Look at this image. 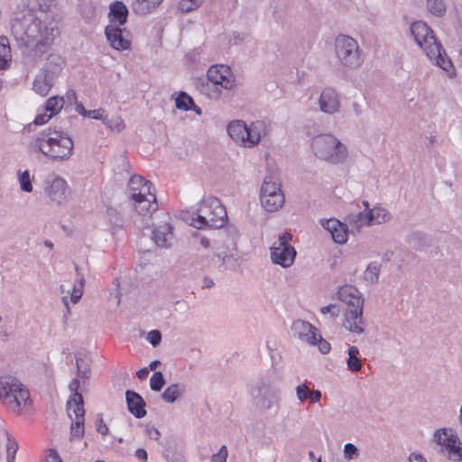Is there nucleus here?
Here are the masks:
<instances>
[{"instance_id": "39448f33", "label": "nucleus", "mask_w": 462, "mask_h": 462, "mask_svg": "<svg viewBox=\"0 0 462 462\" xmlns=\"http://www.w3.org/2000/svg\"><path fill=\"white\" fill-rule=\"evenodd\" d=\"M128 192L134 209L140 215H150L157 210L154 187L150 180L139 175L132 176L128 182Z\"/></svg>"}, {"instance_id": "680f3d73", "label": "nucleus", "mask_w": 462, "mask_h": 462, "mask_svg": "<svg viewBox=\"0 0 462 462\" xmlns=\"http://www.w3.org/2000/svg\"><path fill=\"white\" fill-rule=\"evenodd\" d=\"M408 459L409 462H427V459L424 457V456L417 452L411 453Z\"/></svg>"}, {"instance_id": "6e6552de", "label": "nucleus", "mask_w": 462, "mask_h": 462, "mask_svg": "<svg viewBox=\"0 0 462 462\" xmlns=\"http://www.w3.org/2000/svg\"><path fill=\"white\" fill-rule=\"evenodd\" d=\"M311 145L315 155L319 159L336 163L346 157V147L330 134L315 137Z\"/></svg>"}, {"instance_id": "aec40b11", "label": "nucleus", "mask_w": 462, "mask_h": 462, "mask_svg": "<svg viewBox=\"0 0 462 462\" xmlns=\"http://www.w3.org/2000/svg\"><path fill=\"white\" fill-rule=\"evenodd\" d=\"M173 228L168 222L157 225L152 230V238L157 246L167 248L170 247L173 241Z\"/></svg>"}, {"instance_id": "13d9d810", "label": "nucleus", "mask_w": 462, "mask_h": 462, "mask_svg": "<svg viewBox=\"0 0 462 462\" xmlns=\"http://www.w3.org/2000/svg\"><path fill=\"white\" fill-rule=\"evenodd\" d=\"M88 117L97 119V120H101L104 123L106 116H105V110L102 108H98V109L89 110L88 112Z\"/></svg>"}, {"instance_id": "b1692460", "label": "nucleus", "mask_w": 462, "mask_h": 462, "mask_svg": "<svg viewBox=\"0 0 462 462\" xmlns=\"http://www.w3.org/2000/svg\"><path fill=\"white\" fill-rule=\"evenodd\" d=\"M67 409L71 420H85V410L81 393L70 394L67 402Z\"/></svg>"}, {"instance_id": "f3484780", "label": "nucleus", "mask_w": 462, "mask_h": 462, "mask_svg": "<svg viewBox=\"0 0 462 462\" xmlns=\"http://www.w3.org/2000/svg\"><path fill=\"white\" fill-rule=\"evenodd\" d=\"M105 34L113 49L116 51L130 49L131 41L129 39V32L126 30L121 29L115 24H109L105 29Z\"/></svg>"}, {"instance_id": "e433bc0d", "label": "nucleus", "mask_w": 462, "mask_h": 462, "mask_svg": "<svg viewBox=\"0 0 462 462\" xmlns=\"http://www.w3.org/2000/svg\"><path fill=\"white\" fill-rule=\"evenodd\" d=\"M281 183L272 175L267 176L261 188V195L274 194L281 191Z\"/></svg>"}, {"instance_id": "a19ab883", "label": "nucleus", "mask_w": 462, "mask_h": 462, "mask_svg": "<svg viewBox=\"0 0 462 462\" xmlns=\"http://www.w3.org/2000/svg\"><path fill=\"white\" fill-rule=\"evenodd\" d=\"M104 124L112 131L119 133L125 128V125L121 116H116L108 119L106 117Z\"/></svg>"}, {"instance_id": "20e7f679", "label": "nucleus", "mask_w": 462, "mask_h": 462, "mask_svg": "<svg viewBox=\"0 0 462 462\" xmlns=\"http://www.w3.org/2000/svg\"><path fill=\"white\" fill-rule=\"evenodd\" d=\"M30 400V393L22 382L11 374L0 376V402L8 411L19 415Z\"/></svg>"}, {"instance_id": "774afa93", "label": "nucleus", "mask_w": 462, "mask_h": 462, "mask_svg": "<svg viewBox=\"0 0 462 462\" xmlns=\"http://www.w3.org/2000/svg\"><path fill=\"white\" fill-rule=\"evenodd\" d=\"M200 245H201V246H202L203 248L207 249V248H208V247L210 246V241H209V239H208V238H207V237H202V238L200 239Z\"/></svg>"}, {"instance_id": "2f4dec72", "label": "nucleus", "mask_w": 462, "mask_h": 462, "mask_svg": "<svg viewBox=\"0 0 462 462\" xmlns=\"http://www.w3.org/2000/svg\"><path fill=\"white\" fill-rule=\"evenodd\" d=\"M12 60L11 48L6 37H0V69H5L9 67Z\"/></svg>"}, {"instance_id": "4d7b16f0", "label": "nucleus", "mask_w": 462, "mask_h": 462, "mask_svg": "<svg viewBox=\"0 0 462 462\" xmlns=\"http://www.w3.org/2000/svg\"><path fill=\"white\" fill-rule=\"evenodd\" d=\"M144 431L146 436L151 439L158 440L161 437V432L154 426L146 425Z\"/></svg>"}, {"instance_id": "5fc2aeb1", "label": "nucleus", "mask_w": 462, "mask_h": 462, "mask_svg": "<svg viewBox=\"0 0 462 462\" xmlns=\"http://www.w3.org/2000/svg\"><path fill=\"white\" fill-rule=\"evenodd\" d=\"M227 455L228 452L226 447L222 446L218 452L212 456L210 462H226Z\"/></svg>"}, {"instance_id": "7c9ffc66", "label": "nucleus", "mask_w": 462, "mask_h": 462, "mask_svg": "<svg viewBox=\"0 0 462 462\" xmlns=\"http://www.w3.org/2000/svg\"><path fill=\"white\" fill-rule=\"evenodd\" d=\"M162 0H135L133 3V10L139 14H147L152 12Z\"/></svg>"}, {"instance_id": "6e6d98bb", "label": "nucleus", "mask_w": 462, "mask_h": 462, "mask_svg": "<svg viewBox=\"0 0 462 462\" xmlns=\"http://www.w3.org/2000/svg\"><path fill=\"white\" fill-rule=\"evenodd\" d=\"M238 265L236 264V262H219L217 265V269L220 272L225 271H232V272H238Z\"/></svg>"}, {"instance_id": "cd10ccee", "label": "nucleus", "mask_w": 462, "mask_h": 462, "mask_svg": "<svg viewBox=\"0 0 462 462\" xmlns=\"http://www.w3.org/2000/svg\"><path fill=\"white\" fill-rule=\"evenodd\" d=\"M260 199L263 207L270 212L281 208L285 200L282 190L276 191L274 194L261 195Z\"/></svg>"}, {"instance_id": "9d476101", "label": "nucleus", "mask_w": 462, "mask_h": 462, "mask_svg": "<svg viewBox=\"0 0 462 462\" xmlns=\"http://www.w3.org/2000/svg\"><path fill=\"white\" fill-rule=\"evenodd\" d=\"M432 439L450 461H462V441L452 428L436 430Z\"/></svg>"}, {"instance_id": "4468645a", "label": "nucleus", "mask_w": 462, "mask_h": 462, "mask_svg": "<svg viewBox=\"0 0 462 462\" xmlns=\"http://www.w3.org/2000/svg\"><path fill=\"white\" fill-rule=\"evenodd\" d=\"M208 79L214 85H219L225 89H232L235 83V77L230 68L226 65H213L207 72Z\"/></svg>"}, {"instance_id": "58836bf2", "label": "nucleus", "mask_w": 462, "mask_h": 462, "mask_svg": "<svg viewBox=\"0 0 462 462\" xmlns=\"http://www.w3.org/2000/svg\"><path fill=\"white\" fill-rule=\"evenodd\" d=\"M51 88V85L46 77H38L33 81V90L42 97L47 96Z\"/></svg>"}, {"instance_id": "c03bdc74", "label": "nucleus", "mask_w": 462, "mask_h": 462, "mask_svg": "<svg viewBox=\"0 0 462 462\" xmlns=\"http://www.w3.org/2000/svg\"><path fill=\"white\" fill-rule=\"evenodd\" d=\"M204 0H180L179 8L181 12H190L201 5Z\"/></svg>"}, {"instance_id": "c756f323", "label": "nucleus", "mask_w": 462, "mask_h": 462, "mask_svg": "<svg viewBox=\"0 0 462 462\" xmlns=\"http://www.w3.org/2000/svg\"><path fill=\"white\" fill-rule=\"evenodd\" d=\"M185 392V386L180 383H172L169 385L162 393V399L168 402H174Z\"/></svg>"}, {"instance_id": "f257e3e1", "label": "nucleus", "mask_w": 462, "mask_h": 462, "mask_svg": "<svg viewBox=\"0 0 462 462\" xmlns=\"http://www.w3.org/2000/svg\"><path fill=\"white\" fill-rule=\"evenodd\" d=\"M33 149L54 161H66L73 153L74 143L70 136L56 128H47L35 138Z\"/></svg>"}, {"instance_id": "603ef678", "label": "nucleus", "mask_w": 462, "mask_h": 462, "mask_svg": "<svg viewBox=\"0 0 462 462\" xmlns=\"http://www.w3.org/2000/svg\"><path fill=\"white\" fill-rule=\"evenodd\" d=\"M51 117L52 116L49 112H45L43 107L42 112L38 113V115L35 116L33 123L36 125H42L48 123Z\"/></svg>"}, {"instance_id": "f8f14e48", "label": "nucleus", "mask_w": 462, "mask_h": 462, "mask_svg": "<svg viewBox=\"0 0 462 462\" xmlns=\"http://www.w3.org/2000/svg\"><path fill=\"white\" fill-rule=\"evenodd\" d=\"M43 190L48 200L57 205L66 202L70 195L67 181L60 176H52L46 180Z\"/></svg>"}, {"instance_id": "49530a36", "label": "nucleus", "mask_w": 462, "mask_h": 462, "mask_svg": "<svg viewBox=\"0 0 462 462\" xmlns=\"http://www.w3.org/2000/svg\"><path fill=\"white\" fill-rule=\"evenodd\" d=\"M85 420H71L70 435L72 438H81L84 435Z\"/></svg>"}, {"instance_id": "c85d7f7f", "label": "nucleus", "mask_w": 462, "mask_h": 462, "mask_svg": "<svg viewBox=\"0 0 462 462\" xmlns=\"http://www.w3.org/2000/svg\"><path fill=\"white\" fill-rule=\"evenodd\" d=\"M348 357L346 359V367L351 372L361 370L363 364L360 359V351L357 346H351L347 350Z\"/></svg>"}, {"instance_id": "4be33fe9", "label": "nucleus", "mask_w": 462, "mask_h": 462, "mask_svg": "<svg viewBox=\"0 0 462 462\" xmlns=\"http://www.w3.org/2000/svg\"><path fill=\"white\" fill-rule=\"evenodd\" d=\"M322 226L329 231L333 240L337 244H345L348 238V228L337 219L330 218L322 221Z\"/></svg>"}, {"instance_id": "dca6fc26", "label": "nucleus", "mask_w": 462, "mask_h": 462, "mask_svg": "<svg viewBox=\"0 0 462 462\" xmlns=\"http://www.w3.org/2000/svg\"><path fill=\"white\" fill-rule=\"evenodd\" d=\"M291 239L292 235L289 232L281 235L277 244L271 247V260H294L297 252L290 244Z\"/></svg>"}, {"instance_id": "3c124183", "label": "nucleus", "mask_w": 462, "mask_h": 462, "mask_svg": "<svg viewBox=\"0 0 462 462\" xmlns=\"http://www.w3.org/2000/svg\"><path fill=\"white\" fill-rule=\"evenodd\" d=\"M146 339L152 346H156L162 341L161 332L156 329L151 330L148 332Z\"/></svg>"}, {"instance_id": "338daca9", "label": "nucleus", "mask_w": 462, "mask_h": 462, "mask_svg": "<svg viewBox=\"0 0 462 462\" xmlns=\"http://www.w3.org/2000/svg\"><path fill=\"white\" fill-rule=\"evenodd\" d=\"M215 285L214 281L209 277H205L203 280V286L205 288H212Z\"/></svg>"}, {"instance_id": "2eb2a0df", "label": "nucleus", "mask_w": 462, "mask_h": 462, "mask_svg": "<svg viewBox=\"0 0 462 462\" xmlns=\"http://www.w3.org/2000/svg\"><path fill=\"white\" fill-rule=\"evenodd\" d=\"M363 310L364 307L344 310L342 325L346 330L356 335H361L365 331L366 322Z\"/></svg>"}, {"instance_id": "bb28decb", "label": "nucleus", "mask_w": 462, "mask_h": 462, "mask_svg": "<svg viewBox=\"0 0 462 462\" xmlns=\"http://www.w3.org/2000/svg\"><path fill=\"white\" fill-rule=\"evenodd\" d=\"M295 394L299 402H308L310 405L319 402L322 397V393L319 390H310L306 383L297 385Z\"/></svg>"}, {"instance_id": "de8ad7c7", "label": "nucleus", "mask_w": 462, "mask_h": 462, "mask_svg": "<svg viewBox=\"0 0 462 462\" xmlns=\"http://www.w3.org/2000/svg\"><path fill=\"white\" fill-rule=\"evenodd\" d=\"M319 311L322 315H329L331 319H335L338 317L340 309L337 304H328L321 307Z\"/></svg>"}, {"instance_id": "0e129e2a", "label": "nucleus", "mask_w": 462, "mask_h": 462, "mask_svg": "<svg viewBox=\"0 0 462 462\" xmlns=\"http://www.w3.org/2000/svg\"><path fill=\"white\" fill-rule=\"evenodd\" d=\"M149 374V369L147 367L141 368L137 371L136 375L139 379L143 380Z\"/></svg>"}, {"instance_id": "7ed1b4c3", "label": "nucleus", "mask_w": 462, "mask_h": 462, "mask_svg": "<svg viewBox=\"0 0 462 462\" xmlns=\"http://www.w3.org/2000/svg\"><path fill=\"white\" fill-rule=\"evenodd\" d=\"M190 225L198 229L221 228L227 222L226 208L215 197L203 198L196 213L189 219Z\"/></svg>"}, {"instance_id": "e2e57ef3", "label": "nucleus", "mask_w": 462, "mask_h": 462, "mask_svg": "<svg viewBox=\"0 0 462 462\" xmlns=\"http://www.w3.org/2000/svg\"><path fill=\"white\" fill-rule=\"evenodd\" d=\"M80 386V383L79 378H74L69 384V389L71 392V394L79 393V389Z\"/></svg>"}, {"instance_id": "69168bd1", "label": "nucleus", "mask_w": 462, "mask_h": 462, "mask_svg": "<svg viewBox=\"0 0 462 462\" xmlns=\"http://www.w3.org/2000/svg\"><path fill=\"white\" fill-rule=\"evenodd\" d=\"M76 111L79 115L83 116L85 117H88V112L89 110H87L81 103H79V104L76 105Z\"/></svg>"}, {"instance_id": "6ab92c4d", "label": "nucleus", "mask_w": 462, "mask_h": 462, "mask_svg": "<svg viewBox=\"0 0 462 462\" xmlns=\"http://www.w3.org/2000/svg\"><path fill=\"white\" fill-rule=\"evenodd\" d=\"M388 219V214L382 208H374L367 212H360L356 216V223L358 226L378 225Z\"/></svg>"}, {"instance_id": "ea45409f", "label": "nucleus", "mask_w": 462, "mask_h": 462, "mask_svg": "<svg viewBox=\"0 0 462 462\" xmlns=\"http://www.w3.org/2000/svg\"><path fill=\"white\" fill-rule=\"evenodd\" d=\"M28 5L33 12L46 14L51 9V0H29Z\"/></svg>"}, {"instance_id": "5701e85b", "label": "nucleus", "mask_w": 462, "mask_h": 462, "mask_svg": "<svg viewBox=\"0 0 462 462\" xmlns=\"http://www.w3.org/2000/svg\"><path fill=\"white\" fill-rule=\"evenodd\" d=\"M125 398L128 410L135 418L141 419L146 415L145 402L139 393L128 390Z\"/></svg>"}, {"instance_id": "393cba45", "label": "nucleus", "mask_w": 462, "mask_h": 462, "mask_svg": "<svg viewBox=\"0 0 462 462\" xmlns=\"http://www.w3.org/2000/svg\"><path fill=\"white\" fill-rule=\"evenodd\" d=\"M128 9L121 1L110 4L108 19L111 24L124 25L127 22Z\"/></svg>"}, {"instance_id": "473e14b6", "label": "nucleus", "mask_w": 462, "mask_h": 462, "mask_svg": "<svg viewBox=\"0 0 462 462\" xmlns=\"http://www.w3.org/2000/svg\"><path fill=\"white\" fill-rule=\"evenodd\" d=\"M76 365L78 376L82 379H88L90 374V365L89 358L86 353H79L76 355Z\"/></svg>"}, {"instance_id": "1a4fd4ad", "label": "nucleus", "mask_w": 462, "mask_h": 462, "mask_svg": "<svg viewBox=\"0 0 462 462\" xmlns=\"http://www.w3.org/2000/svg\"><path fill=\"white\" fill-rule=\"evenodd\" d=\"M263 127L262 122H254L247 125L242 120H236L229 123L227 132L235 142L245 147H253L260 142Z\"/></svg>"}, {"instance_id": "f704fd0d", "label": "nucleus", "mask_w": 462, "mask_h": 462, "mask_svg": "<svg viewBox=\"0 0 462 462\" xmlns=\"http://www.w3.org/2000/svg\"><path fill=\"white\" fill-rule=\"evenodd\" d=\"M381 270V264L379 262H371L365 268L363 278L370 284L376 283L379 279V273Z\"/></svg>"}, {"instance_id": "37998d69", "label": "nucleus", "mask_w": 462, "mask_h": 462, "mask_svg": "<svg viewBox=\"0 0 462 462\" xmlns=\"http://www.w3.org/2000/svg\"><path fill=\"white\" fill-rule=\"evenodd\" d=\"M164 383L165 380L162 372H155L150 378V387L152 391H161Z\"/></svg>"}, {"instance_id": "4c0bfd02", "label": "nucleus", "mask_w": 462, "mask_h": 462, "mask_svg": "<svg viewBox=\"0 0 462 462\" xmlns=\"http://www.w3.org/2000/svg\"><path fill=\"white\" fill-rule=\"evenodd\" d=\"M3 432L7 438V445H6L7 462H14L16 451L18 449V444H17L16 440L12 437V435L8 432L7 430L3 429Z\"/></svg>"}, {"instance_id": "bf43d9fd", "label": "nucleus", "mask_w": 462, "mask_h": 462, "mask_svg": "<svg viewBox=\"0 0 462 462\" xmlns=\"http://www.w3.org/2000/svg\"><path fill=\"white\" fill-rule=\"evenodd\" d=\"M46 462H62V459L55 449H50L46 455Z\"/></svg>"}, {"instance_id": "09e8293b", "label": "nucleus", "mask_w": 462, "mask_h": 462, "mask_svg": "<svg viewBox=\"0 0 462 462\" xmlns=\"http://www.w3.org/2000/svg\"><path fill=\"white\" fill-rule=\"evenodd\" d=\"M19 181H20L21 189L23 191L31 192L32 190L31 178H30L28 171H25L20 174Z\"/></svg>"}, {"instance_id": "ddd939ff", "label": "nucleus", "mask_w": 462, "mask_h": 462, "mask_svg": "<svg viewBox=\"0 0 462 462\" xmlns=\"http://www.w3.org/2000/svg\"><path fill=\"white\" fill-rule=\"evenodd\" d=\"M337 299L345 306V310L364 307L365 298L360 291L350 284L339 286L336 292Z\"/></svg>"}, {"instance_id": "412c9836", "label": "nucleus", "mask_w": 462, "mask_h": 462, "mask_svg": "<svg viewBox=\"0 0 462 462\" xmlns=\"http://www.w3.org/2000/svg\"><path fill=\"white\" fill-rule=\"evenodd\" d=\"M77 279L70 292V301L76 304L81 299L84 292L85 275L88 272V262H81V264H75Z\"/></svg>"}, {"instance_id": "c9c22d12", "label": "nucleus", "mask_w": 462, "mask_h": 462, "mask_svg": "<svg viewBox=\"0 0 462 462\" xmlns=\"http://www.w3.org/2000/svg\"><path fill=\"white\" fill-rule=\"evenodd\" d=\"M64 97L60 96L51 97L47 99L44 110L49 112L52 116L58 115L64 106Z\"/></svg>"}, {"instance_id": "9b49d317", "label": "nucleus", "mask_w": 462, "mask_h": 462, "mask_svg": "<svg viewBox=\"0 0 462 462\" xmlns=\"http://www.w3.org/2000/svg\"><path fill=\"white\" fill-rule=\"evenodd\" d=\"M335 46L337 56L344 65H359V49L356 40L347 35H339L336 39Z\"/></svg>"}, {"instance_id": "a878e982", "label": "nucleus", "mask_w": 462, "mask_h": 462, "mask_svg": "<svg viewBox=\"0 0 462 462\" xmlns=\"http://www.w3.org/2000/svg\"><path fill=\"white\" fill-rule=\"evenodd\" d=\"M320 109L323 112L332 114L337 111L339 100L337 93L332 88H326L322 91L319 98Z\"/></svg>"}, {"instance_id": "a18cd8bd", "label": "nucleus", "mask_w": 462, "mask_h": 462, "mask_svg": "<svg viewBox=\"0 0 462 462\" xmlns=\"http://www.w3.org/2000/svg\"><path fill=\"white\" fill-rule=\"evenodd\" d=\"M344 457L346 460L357 459L359 457V451L357 448L352 443H346L343 449Z\"/></svg>"}, {"instance_id": "a211bd4d", "label": "nucleus", "mask_w": 462, "mask_h": 462, "mask_svg": "<svg viewBox=\"0 0 462 462\" xmlns=\"http://www.w3.org/2000/svg\"><path fill=\"white\" fill-rule=\"evenodd\" d=\"M291 329L294 337L308 345H313L316 342L319 332L315 326L302 319L294 320Z\"/></svg>"}, {"instance_id": "423d86ee", "label": "nucleus", "mask_w": 462, "mask_h": 462, "mask_svg": "<svg viewBox=\"0 0 462 462\" xmlns=\"http://www.w3.org/2000/svg\"><path fill=\"white\" fill-rule=\"evenodd\" d=\"M26 44L35 52H45L59 35V29L53 21L35 18L24 32Z\"/></svg>"}, {"instance_id": "052dcab7", "label": "nucleus", "mask_w": 462, "mask_h": 462, "mask_svg": "<svg viewBox=\"0 0 462 462\" xmlns=\"http://www.w3.org/2000/svg\"><path fill=\"white\" fill-rule=\"evenodd\" d=\"M134 457L140 462H147L148 460V454L144 448H137L134 451Z\"/></svg>"}, {"instance_id": "79ce46f5", "label": "nucleus", "mask_w": 462, "mask_h": 462, "mask_svg": "<svg viewBox=\"0 0 462 462\" xmlns=\"http://www.w3.org/2000/svg\"><path fill=\"white\" fill-rule=\"evenodd\" d=\"M427 6L431 14L438 16H441L446 10L443 0H428Z\"/></svg>"}, {"instance_id": "8fccbe9b", "label": "nucleus", "mask_w": 462, "mask_h": 462, "mask_svg": "<svg viewBox=\"0 0 462 462\" xmlns=\"http://www.w3.org/2000/svg\"><path fill=\"white\" fill-rule=\"evenodd\" d=\"M312 346H318L321 354H328L331 348L330 344L322 337L319 332L318 333L316 342Z\"/></svg>"}, {"instance_id": "0eeeda50", "label": "nucleus", "mask_w": 462, "mask_h": 462, "mask_svg": "<svg viewBox=\"0 0 462 462\" xmlns=\"http://www.w3.org/2000/svg\"><path fill=\"white\" fill-rule=\"evenodd\" d=\"M250 394L254 407L262 412L279 407L281 390L270 379L256 382L252 386Z\"/></svg>"}, {"instance_id": "72a5a7b5", "label": "nucleus", "mask_w": 462, "mask_h": 462, "mask_svg": "<svg viewBox=\"0 0 462 462\" xmlns=\"http://www.w3.org/2000/svg\"><path fill=\"white\" fill-rule=\"evenodd\" d=\"M175 106L178 109L188 111L194 109L198 114H200V109L197 108L191 97L185 92H180L175 99Z\"/></svg>"}, {"instance_id": "864d4df0", "label": "nucleus", "mask_w": 462, "mask_h": 462, "mask_svg": "<svg viewBox=\"0 0 462 462\" xmlns=\"http://www.w3.org/2000/svg\"><path fill=\"white\" fill-rule=\"evenodd\" d=\"M95 426L97 431L102 436H106L108 434L109 429L107 425L105 423L101 415H98L97 418L96 419Z\"/></svg>"}, {"instance_id": "f03ea898", "label": "nucleus", "mask_w": 462, "mask_h": 462, "mask_svg": "<svg viewBox=\"0 0 462 462\" xmlns=\"http://www.w3.org/2000/svg\"><path fill=\"white\" fill-rule=\"evenodd\" d=\"M411 32L417 44L425 51L428 58L435 61L449 76H453L455 68L428 24L421 21L415 22L411 26Z\"/></svg>"}]
</instances>
